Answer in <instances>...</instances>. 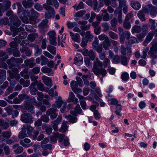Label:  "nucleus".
Listing matches in <instances>:
<instances>
[{
	"label": "nucleus",
	"instance_id": "55",
	"mask_svg": "<svg viewBox=\"0 0 157 157\" xmlns=\"http://www.w3.org/2000/svg\"><path fill=\"white\" fill-rule=\"evenodd\" d=\"M98 38L100 40L102 41L104 40V41L109 40V39L108 37L106 36L104 33H102V34L99 35L98 36Z\"/></svg>",
	"mask_w": 157,
	"mask_h": 157
},
{
	"label": "nucleus",
	"instance_id": "46",
	"mask_svg": "<svg viewBox=\"0 0 157 157\" xmlns=\"http://www.w3.org/2000/svg\"><path fill=\"white\" fill-rule=\"evenodd\" d=\"M86 37L87 39H88L89 41H91L93 39L94 36L91 34L90 31H88L86 33Z\"/></svg>",
	"mask_w": 157,
	"mask_h": 157
},
{
	"label": "nucleus",
	"instance_id": "17",
	"mask_svg": "<svg viewBox=\"0 0 157 157\" xmlns=\"http://www.w3.org/2000/svg\"><path fill=\"white\" fill-rule=\"evenodd\" d=\"M70 36L72 39L78 43L80 42L81 38L79 35L78 33L74 34L72 32H70Z\"/></svg>",
	"mask_w": 157,
	"mask_h": 157
},
{
	"label": "nucleus",
	"instance_id": "63",
	"mask_svg": "<svg viewBox=\"0 0 157 157\" xmlns=\"http://www.w3.org/2000/svg\"><path fill=\"white\" fill-rule=\"evenodd\" d=\"M6 78V71L5 70H0V78L5 79Z\"/></svg>",
	"mask_w": 157,
	"mask_h": 157
},
{
	"label": "nucleus",
	"instance_id": "38",
	"mask_svg": "<svg viewBox=\"0 0 157 157\" xmlns=\"http://www.w3.org/2000/svg\"><path fill=\"white\" fill-rule=\"evenodd\" d=\"M121 64L124 66H127L129 60L126 56H121L120 57Z\"/></svg>",
	"mask_w": 157,
	"mask_h": 157
},
{
	"label": "nucleus",
	"instance_id": "33",
	"mask_svg": "<svg viewBox=\"0 0 157 157\" xmlns=\"http://www.w3.org/2000/svg\"><path fill=\"white\" fill-rule=\"evenodd\" d=\"M78 84L76 81H72L71 82V87L73 91L75 93L77 88L78 87Z\"/></svg>",
	"mask_w": 157,
	"mask_h": 157
},
{
	"label": "nucleus",
	"instance_id": "1",
	"mask_svg": "<svg viewBox=\"0 0 157 157\" xmlns=\"http://www.w3.org/2000/svg\"><path fill=\"white\" fill-rule=\"evenodd\" d=\"M18 97L21 103L24 99H27L24 101L25 108L29 112H31L32 113H34V108L33 105L37 106L39 105V104L37 102L35 98H31L26 94L19 95Z\"/></svg>",
	"mask_w": 157,
	"mask_h": 157
},
{
	"label": "nucleus",
	"instance_id": "56",
	"mask_svg": "<svg viewBox=\"0 0 157 157\" xmlns=\"http://www.w3.org/2000/svg\"><path fill=\"white\" fill-rule=\"evenodd\" d=\"M11 132L9 131L3 132L2 134V136L5 138H8L11 136Z\"/></svg>",
	"mask_w": 157,
	"mask_h": 157
},
{
	"label": "nucleus",
	"instance_id": "23",
	"mask_svg": "<svg viewBox=\"0 0 157 157\" xmlns=\"http://www.w3.org/2000/svg\"><path fill=\"white\" fill-rule=\"evenodd\" d=\"M82 112V109L80 107L79 104L77 105L75 107L73 111H71L70 112L71 114H80Z\"/></svg>",
	"mask_w": 157,
	"mask_h": 157
},
{
	"label": "nucleus",
	"instance_id": "9",
	"mask_svg": "<svg viewBox=\"0 0 157 157\" xmlns=\"http://www.w3.org/2000/svg\"><path fill=\"white\" fill-rule=\"evenodd\" d=\"M33 119L32 115L27 113L22 114L21 118V121L22 122L25 123V124L28 123L31 124L33 122Z\"/></svg>",
	"mask_w": 157,
	"mask_h": 157
},
{
	"label": "nucleus",
	"instance_id": "20",
	"mask_svg": "<svg viewBox=\"0 0 157 157\" xmlns=\"http://www.w3.org/2000/svg\"><path fill=\"white\" fill-rule=\"evenodd\" d=\"M23 127L25 129V130H27V133L29 136H32V133L33 131V128L31 126L28 125L27 124H24L23 126Z\"/></svg>",
	"mask_w": 157,
	"mask_h": 157
},
{
	"label": "nucleus",
	"instance_id": "49",
	"mask_svg": "<svg viewBox=\"0 0 157 157\" xmlns=\"http://www.w3.org/2000/svg\"><path fill=\"white\" fill-rule=\"evenodd\" d=\"M109 35L110 37L113 40H116L118 38V35L112 31L109 32Z\"/></svg>",
	"mask_w": 157,
	"mask_h": 157
},
{
	"label": "nucleus",
	"instance_id": "47",
	"mask_svg": "<svg viewBox=\"0 0 157 157\" xmlns=\"http://www.w3.org/2000/svg\"><path fill=\"white\" fill-rule=\"evenodd\" d=\"M86 12L83 10H80L76 12L74 14V17H82L85 13Z\"/></svg>",
	"mask_w": 157,
	"mask_h": 157
},
{
	"label": "nucleus",
	"instance_id": "59",
	"mask_svg": "<svg viewBox=\"0 0 157 157\" xmlns=\"http://www.w3.org/2000/svg\"><path fill=\"white\" fill-rule=\"evenodd\" d=\"M23 150V148L22 146H20L14 151V152L16 155L19 154L22 152Z\"/></svg>",
	"mask_w": 157,
	"mask_h": 157
},
{
	"label": "nucleus",
	"instance_id": "22",
	"mask_svg": "<svg viewBox=\"0 0 157 157\" xmlns=\"http://www.w3.org/2000/svg\"><path fill=\"white\" fill-rule=\"evenodd\" d=\"M42 79L44 83L47 86H49L50 87L52 86V80L49 78L44 76L42 77Z\"/></svg>",
	"mask_w": 157,
	"mask_h": 157
},
{
	"label": "nucleus",
	"instance_id": "54",
	"mask_svg": "<svg viewBox=\"0 0 157 157\" xmlns=\"http://www.w3.org/2000/svg\"><path fill=\"white\" fill-rule=\"evenodd\" d=\"M22 3L24 6L26 8L31 7L32 6V4L31 3L25 0H22Z\"/></svg>",
	"mask_w": 157,
	"mask_h": 157
},
{
	"label": "nucleus",
	"instance_id": "43",
	"mask_svg": "<svg viewBox=\"0 0 157 157\" xmlns=\"http://www.w3.org/2000/svg\"><path fill=\"white\" fill-rule=\"evenodd\" d=\"M66 25L67 27L69 29L72 28L75 26H77V23L75 21L72 22L69 21H67Z\"/></svg>",
	"mask_w": 157,
	"mask_h": 157
},
{
	"label": "nucleus",
	"instance_id": "21",
	"mask_svg": "<svg viewBox=\"0 0 157 157\" xmlns=\"http://www.w3.org/2000/svg\"><path fill=\"white\" fill-rule=\"evenodd\" d=\"M77 97L80 99V104L82 108L83 109H85L86 103L84 99H86V98L79 94H77Z\"/></svg>",
	"mask_w": 157,
	"mask_h": 157
},
{
	"label": "nucleus",
	"instance_id": "28",
	"mask_svg": "<svg viewBox=\"0 0 157 157\" xmlns=\"http://www.w3.org/2000/svg\"><path fill=\"white\" fill-rule=\"evenodd\" d=\"M117 23V22L116 18L114 17L112 19L111 21V25L112 27L111 29L115 31H117L116 26Z\"/></svg>",
	"mask_w": 157,
	"mask_h": 157
},
{
	"label": "nucleus",
	"instance_id": "18",
	"mask_svg": "<svg viewBox=\"0 0 157 157\" xmlns=\"http://www.w3.org/2000/svg\"><path fill=\"white\" fill-rule=\"evenodd\" d=\"M20 50L22 53L25 54L27 56H30L31 54L32 51L27 47L23 46Z\"/></svg>",
	"mask_w": 157,
	"mask_h": 157
},
{
	"label": "nucleus",
	"instance_id": "41",
	"mask_svg": "<svg viewBox=\"0 0 157 157\" xmlns=\"http://www.w3.org/2000/svg\"><path fill=\"white\" fill-rule=\"evenodd\" d=\"M103 46L104 48L106 50H108L109 49V47L110 46V43L109 40L104 41L102 43Z\"/></svg>",
	"mask_w": 157,
	"mask_h": 157
},
{
	"label": "nucleus",
	"instance_id": "34",
	"mask_svg": "<svg viewBox=\"0 0 157 157\" xmlns=\"http://www.w3.org/2000/svg\"><path fill=\"white\" fill-rule=\"evenodd\" d=\"M86 53V54L85 55V56H89L92 60H94L95 59L94 54L92 50H90L89 51L87 50Z\"/></svg>",
	"mask_w": 157,
	"mask_h": 157
},
{
	"label": "nucleus",
	"instance_id": "35",
	"mask_svg": "<svg viewBox=\"0 0 157 157\" xmlns=\"http://www.w3.org/2000/svg\"><path fill=\"white\" fill-rule=\"evenodd\" d=\"M48 22V20L46 19H44L42 22L38 25V27L39 28H43L45 27L46 29L48 28V26L47 24Z\"/></svg>",
	"mask_w": 157,
	"mask_h": 157
},
{
	"label": "nucleus",
	"instance_id": "14",
	"mask_svg": "<svg viewBox=\"0 0 157 157\" xmlns=\"http://www.w3.org/2000/svg\"><path fill=\"white\" fill-rule=\"evenodd\" d=\"M31 140L28 138H25L23 140L20 141L19 143L21 145L25 148H28L32 146V144L30 143Z\"/></svg>",
	"mask_w": 157,
	"mask_h": 157
},
{
	"label": "nucleus",
	"instance_id": "25",
	"mask_svg": "<svg viewBox=\"0 0 157 157\" xmlns=\"http://www.w3.org/2000/svg\"><path fill=\"white\" fill-rule=\"evenodd\" d=\"M46 2L47 5L53 6L56 9L59 7V4L57 0H47Z\"/></svg>",
	"mask_w": 157,
	"mask_h": 157
},
{
	"label": "nucleus",
	"instance_id": "24",
	"mask_svg": "<svg viewBox=\"0 0 157 157\" xmlns=\"http://www.w3.org/2000/svg\"><path fill=\"white\" fill-rule=\"evenodd\" d=\"M114 13L115 14H118V21L120 24L122 22V13L121 10L119 8H117L115 10Z\"/></svg>",
	"mask_w": 157,
	"mask_h": 157
},
{
	"label": "nucleus",
	"instance_id": "44",
	"mask_svg": "<svg viewBox=\"0 0 157 157\" xmlns=\"http://www.w3.org/2000/svg\"><path fill=\"white\" fill-rule=\"evenodd\" d=\"M102 27L104 28L102 31L104 33L108 31L110 27L109 25L107 22H103L101 24Z\"/></svg>",
	"mask_w": 157,
	"mask_h": 157
},
{
	"label": "nucleus",
	"instance_id": "62",
	"mask_svg": "<svg viewBox=\"0 0 157 157\" xmlns=\"http://www.w3.org/2000/svg\"><path fill=\"white\" fill-rule=\"evenodd\" d=\"M52 128L50 125H47L45 128V130L47 134L48 135L51 134L52 132Z\"/></svg>",
	"mask_w": 157,
	"mask_h": 157
},
{
	"label": "nucleus",
	"instance_id": "4",
	"mask_svg": "<svg viewBox=\"0 0 157 157\" xmlns=\"http://www.w3.org/2000/svg\"><path fill=\"white\" fill-rule=\"evenodd\" d=\"M92 71L95 75H101L103 77H104L106 74L105 70L102 68V62L98 58H96L95 61L94 62Z\"/></svg>",
	"mask_w": 157,
	"mask_h": 157
},
{
	"label": "nucleus",
	"instance_id": "31",
	"mask_svg": "<svg viewBox=\"0 0 157 157\" xmlns=\"http://www.w3.org/2000/svg\"><path fill=\"white\" fill-rule=\"evenodd\" d=\"M64 103V102H63V101L62 97L60 96H59L55 104L56 105V108H57L58 109L60 108L62 105Z\"/></svg>",
	"mask_w": 157,
	"mask_h": 157
},
{
	"label": "nucleus",
	"instance_id": "32",
	"mask_svg": "<svg viewBox=\"0 0 157 157\" xmlns=\"http://www.w3.org/2000/svg\"><path fill=\"white\" fill-rule=\"evenodd\" d=\"M0 126L2 129H6L9 127V123L7 122H5L3 119H0Z\"/></svg>",
	"mask_w": 157,
	"mask_h": 157
},
{
	"label": "nucleus",
	"instance_id": "39",
	"mask_svg": "<svg viewBox=\"0 0 157 157\" xmlns=\"http://www.w3.org/2000/svg\"><path fill=\"white\" fill-rule=\"evenodd\" d=\"M0 147H3L5 153L6 155H8L10 154V150L9 146L6 145L5 144H2L0 146Z\"/></svg>",
	"mask_w": 157,
	"mask_h": 157
},
{
	"label": "nucleus",
	"instance_id": "60",
	"mask_svg": "<svg viewBox=\"0 0 157 157\" xmlns=\"http://www.w3.org/2000/svg\"><path fill=\"white\" fill-rule=\"evenodd\" d=\"M129 77V75L127 72H124L122 73L121 75V78L124 81H126L128 80Z\"/></svg>",
	"mask_w": 157,
	"mask_h": 157
},
{
	"label": "nucleus",
	"instance_id": "6",
	"mask_svg": "<svg viewBox=\"0 0 157 157\" xmlns=\"http://www.w3.org/2000/svg\"><path fill=\"white\" fill-rule=\"evenodd\" d=\"M151 44L152 46L150 48V51L148 52V54L150 55V57L152 59L151 60V64H155V61L154 59L157 58V56L156 55L157 53V42L155 43L153 40Z\"/></svg>",
	"mask_w": 157,
	"mask_h": 157
},
{
	"label": "nucleus",
	"instance_id": "5",
	"mask_svg": "<svg viewBox=\"0 0 157 157\" xmlns=\"http://www.w3.org/2000/svg\"><path fill=\"white\" fill-rule=\"evenodd\" d=\"M15 59V58L13 57H12L10 59L7 60L6 63L9 65V68L10 69H11V70L8 71V72L9 74V75L10 77L13 79L15 78L17 80H18L20 78V76L17 73L18 71L17 69L15 67H13L14 65L13 64V62L12 61L13 60Z\"/></svg>",
	"mask_w": 157,
	"mask_h": 157
},
{
	"label": "nucleus",
	"instance_id": "10",
	"mask_svg": "<svg viewBox=\"0 0 157 157\" xmlns=\"http://www.w3.org/2000/svg\"><path fill=\"white\" fill-rule=\"evenodd\" d=\"M92 47L98 53H101L102 50V46L101 44H99L98 40H94L93 43Z\"/></svg>",
	"mask_w": 157,
	"mask_h": 157
},
{
	"label": "nucleus",
	"instance_id": "30",
	"mask_svg": "<svg viewBox=\"0 0 157 157\" xmlns=\"http://www.w3.org/2000/svg\"><path fill=\"white\" fill-rule=\"evenodd\" d=\"M34 47L35 50L34 54L35 56H37L42 54V50L41 48H40L39 46L38 45H34Z\"/></svg>",
	"mask_w": 157,
	"mask_h": 157
},
{
	"label": "nucleus",
	"instance_id": "27",
	"mask_svg": "<svg viewBox=\"0 0 157 157\" xmlns=\"http://www.w3.org/2000/svg\"><path fill=\"white\" fill-rule=\"evenodd\" d=\"M18 137L20 139H23L28 137L25 129L23 127L21 128V131L19 132Z\"/></svg>",
	"mask_w": 157,
	"mask_h": 157
},
{
	"label": "nucleus",
	"instance_id": "15",
	"mask_svg": "<svg viewBox=\"0 0 157 157\" xmlns=\"http://www.w3.org/2000/svg\"><path fill=\"white\" fill-rule=\"evenodd\" d=\"M148 7L149 14L155 16L157 14V8L152 5L147 6Z\"/></svg>",
	"mask_w": 157,
	"mask_h": 157
},
{
	"label": "nucleus",
	"instance_id": "37",
	"mask_svg": "<svg viewBox=\"0 0 157 157\" xmlns=\"http://www.w3.org/2000/svg\"><path fill=\"white\" fill-rule=\"evenodd\" d=\"M137 16L142 21H145L146 20V18L142 10H140L137 13Z\"/></svg>",
	"mask_w": 157,
	"mask_h": 157
},
{
	"label": "nucleus",
	"instance_id": "11",
	"mask_svg": "<svg viewBox=\"0 0 157 157\" xmlns=\"http://www.w3.org/2000/svg\"><path fill=\"white\" fill-rule=\"evenodd\" d=\"M68 102H73L74 104H76L78 103V100L74 94L72 92H70L67 100Z\"/></svg>",
	"mask_w": 157,
	"mask_h": 157
},
{
	"label": "nucleus",
	"instance_id": "42",
	"mask_svg": "<svg viewBox=\"0 0 157 157\" xmlns=\"http://www.w3.org/2000/svg\"><path fill=\"white\" fill-rule=\"evenodd\" d=\"M38 37V34L36 33H34L29 35L28 36V38L31 41L33 42Z\"/></svg>",
	"mask_w": 157,
	"mask_h": 157
},
{
	"label": "nucleus",
	"instance_id": "53",
	"mask_svg": "<svg viewBox=\"0 0 157 157\" xmlns=\"http://www.w3.org/2000/svg\"><path fill=\"white\" fill-rule=\"evenodd\" d=\"M17 141V138L15 136H13L11 139L6 140V143L8 144H11Z\"/></svg>",
	"mask_w": 157,
	"mask_h": 157
},
{
	"label": "nucleus",
	"instance_id": "29",
	"mask_svg": "<svg viewBox=\"0 0 157 157\" xmlns=\"http://www.w3.org/2000/svg\"><path fill=\"white\" fill-rule=\"evenodd\" d=\"M68 123V122L67 121H63L61 128L59 129V131L63 133L65 132L68 128V126H67Z\"/></svg>",
	"mask_w": 157,
	"mask_h": 157
},
{
	"label": "nucleus",
	"instance_id": "26",
	"mask_svg": "<svg viewBox=\"0 0 157 157\" xmlns=\"http://www.w3.org/2000/svg\"><path fill=\"white\" fill-rule=\"evenodd\" d=\"M153 36L152 33L151 32L147 34V35L143 43L145 46H146L147 44L149 43L152 39Z\"/></svg>",
	"mask_w": 157,
	"mask_h": 157
},
{
	"label": "nucleus",
	"instance_id": "61",
	"mask_svg": "<svg viewBox=\"0 0 157 157\" xmlns=\"http://www.w3.org/2000/svg\"><path fill=\"white\" fill-rule=\"evenodd\" d=\"M149 50V48L147 47L145 48L142 52V54L141 56V58L144 59H145L147 56V52Z\"/></svg>",
	"mask_w": 157,
	"mask_h": 157
},
{
	"label": "nucleus",
	"instance_id": "50",
	"mask_svg": "<svg viewBox=\"0 0 157 157\" xmlns=\"http://www.w3.org/2000/svg\"><path fill=\"white\" fill-rule=\"evenodd\" d=\"M47 50L53 54L55 55L56 52V48L50 45H48L47 48Z\"/></svg>",
	"mask_w": 157,
	"mask_h": 157
},
{
	"label": "nucleus",
	"instance_id": "7",
	"mask_svg": "<svg viewBox=\"0 0 157 157\" xmlns=\"http://www.w3.org/2000/svg\"><path fill=\"white\" fill-rule=\"evenodd\" d=\"M52 107L49 109L46 112V114L48 116H50L52 120H54L57 117L58 114L56 113L57 109L56 107L55 104H52Z\"/></svg>",
	"mask_w": 157,
	"mask_h": 157
},
{
	"label": "nucleus",
	"instance_id": "51",
	"mask_svg": "<svg viewBox=\"0 0 157 157\" xmlns=\"http://www.w3.org/2000/svg\"><path fill=\"white\" fill-rule=\"evenodd\" d=\"M12 61L13 62V65H14V67H17L16 65H15V63H21L23 62V60L22 59V58H17L16 59H15H15L14 60H12Z\"/></svg>",
	"mask_w": 157,
	"mask_h": 157
},
{
	"label": "nucleus",
	"instance_id": "64",
	"mask_svg": "<svg viewBox=\"0 0 157 157\" xmlns=\"http://www.w3.org/2000/svg\"><path fill=\"white\" fill-rule=\"evenodd\" d=\"M101 28L100 26H99L98 27L94 28V33L98 35L100 34L101 32Z\"/></svg>",
	"mask_w": 157,
	"mask_h": 157
},
{
	"label": "nucleus",
	"instance_id": "16",
	"mask_svg": "<svg viewBox=\"0 0 157 157\" xmlns=\"http://www.w3.org/2000/svg\"><path fill=\"white\" fill-rule=\"evenodd\" d=\"M77 114H70L66 116V117L69 121L72 123H74L77 122L78 119L77 118Z\"/></svg>",
	"mask_w": 157,
	"mask_h": 157
},
{
	"label": "nucleus",
	"instance_id": "57",
	"mask_svg": "<svg viewBox=\"0 0 157 157\" xmlns=\"http://www.w3.org/2000/svg\"><path fill=\"white\" fill-rule=\"evenodd\" d=\"M41 147L43 149L48 150L49 151H50L52 149V145L49 144H42Z\"/></svg>",
	"mask_w": 157,
	"mask_h": 157
},
{
	"label": "nucleus",
	"instance_id": "40",
	"mask_svg": "<svg viewBox=\"0 0 157 157\" xmlns=\"http://www.w3.org/2000/svg\"><path fill=\"white\" fill-rule=\"evenodd\" d=\"M119 2V8L121 10L122 7L128 6L126 4V1L125 0H118Z\"/></svg>",
	"mask_w": 157,
	"mask_h": 157
},
{
	"label": "nucleus",
	"instance_id": "3",
	"mask_svg": "<svg viewBox=\"0 0 157 157\" xmlns=\"http://www.w3.org/2000/svg\"><path fill=\"white\" fill-rule=\"evenodd\" d=\"M59 138V141L60 143V146L61 147H63V146H67L69 145V139L67 137H65L63 134H59L58 133H56L53 136L50 137L51 141L52 143L56 142Z\"/></svg>",
	"mask_w": 157,
	"mask_h": 157
},
{
	"label": "nucleus",
	"instance_id": "2",
	"mask_svg": "<svg viewBox=\"0 0 157 157\" xmlns=\"http://www.w3.org/2000/svg\"><path fill=\"white\" fill-rule=\"evenodd\" d=\"M6 15L7 16H10V19L13 22V26H11L10 29L11 31L13 33V36H15L18 32V27L21 25V22L16 16L13 15V12L12 10L8 11L6 13Z\"/></svg>",
	"mask_w": 157,
	"mask_h": 157
},
{
	"label": "nucleus",
	"instance_id": "52",
	"mask_svg": "<svg viewBox=\"0 0 157 157\" xmlns=\"http://www.w3.org/2000/svg\"><path fill=\"white\" fill-rule=\"evenodd\" d=\"M40 119L41 121L45 123H47L49 121V118L48 117V116L46 114H44L42 115L41 116Z\"/></svg>",
	"mask_w": 157,
	"mask_h": 157
},
{
	"label": "nucleus",
	"instance_id": "58",
	"mask_svg": "<svg viewBox=\"0 0 157 157\" xmlns=\"http://www.w3.org/2000/svg\"><path fill=\"white\" fill-rule=\"evenodd\" d=\"M120 53L121 54V56H126V48L123 45H122L121 47Z\"/></svg>",
	"mask_w": 157,
	"mask_h": 157
},
{
	"label": "nucleus",
	"instance_id": "48",
	"mask_svg": "<svg viewBox=\"0 0 157 157\" xmlns=\"http://www.w3.org/2000/svg\"><path fill=\"white\" fill-rule=\"evenodd\" d=\"M40 58L41 60V65L42 66L45 65L47 63L48 61V58L43 55L40 56Z\"/></svg>",
	"mask_w": 157,
	"mask_h": 157
},
{
	"label": "nucleus",
	"instance_id": "13",
	"mask_svg": "<svg viewBox=\"0 0 157 157\" xmlns=\"http://www.w3.org/2000/svg\"><path fill=\"white\" fill-rule=\"evenodd\" d=\"M83 63V58L81 55L77 53L74 58V63L78 66H80Z\"/></svg>",
	"mask_w": 157,
	"mask_h": 157
},
{
	"label": "nucleus",
	"instance_id": "8",
	"mask_svg": "<svg viewBox=\"0 0 157 157\" xmlns=\"http://www.w3.org/2000/svg\"><path fill=\"white\" fill-rule=\"evenodd\" d=\"M43 7L47 11L45 13V17L47 19H50L52 17V15L55 14V12L53 8L49 6L45 3L43 5Z\"/></svg>",
	"mask_w": 157,
	"mask_h": 157
},
{
	"label": "nucleus",
	"instance_id": "12",
	"mask_svg": "<svg viewBox=\"0 0 157 157\" xmlns=\"http://www.w3.org/2000/svg\"><path fill=\"white\" fill-rule=\"evenodd\" d=\"M62 117L59 116L57 119L54 121H52V126L55 131L58 130V125L62 120Z\"/></svg>",
	"mask_w": 157,
	"mask_h": 157
},
{
	"label": "nucleus",
	"instance_id": "36",
	"mask_svg": "<svg viewBox=\"0 0 157 157\" xmlns=\"http://www.w3.org/2000/svg\"><path fill=\"white\" fill-rule=\"evenodd\" d=\"M141 28L140 26L135 25L132 29V33H139L141 31Z\"/></svg>",
	"mask_w": 157,
	"mask_h": 157
},
{
	"label": "nucleus",
	"instance_id": "45",
	"mask_svg": "<svg viewBox=\"0 0 157 157\" xmlns=\"http://www.w3.org/2000/svg\"><path fill=\"white\" fill-rule=\"evenodd\" d=\"M123 27L126 29H129L131 27L129 21L124 20L123 23Z\"/></svg>",
	"mask_w": 157,
	"mask_h": 157
},
{
	"label": "nucleus",
	"instance_id": "19",
	"mask_svg": "<svg viewBox=\"0 0 157 157\" xmlns=\"http://www.w3.org/2000/svg\"><path fill=\"white\" fill-rule=\"evenodd\" d=\"M26 36V33L25 32H22L15 37L14 41L17 43H19L22 39L25 38Z\"/></svg>",
	"mask_w": 157,
	"mask_h": 157
}]
</instances>
